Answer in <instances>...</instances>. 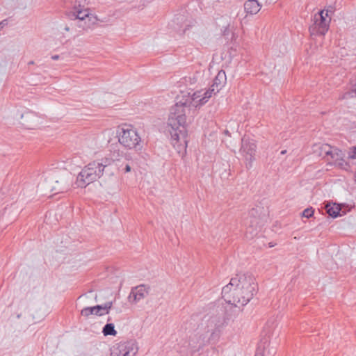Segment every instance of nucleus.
I'll list each match as a JSON object with an SVG mask.
<instances>
[{
  "label": "nucleus",
  "instance_id": "a878e982",
  "mask_svg": "<svg viewBox=\"0 0 356 356\" xmlns=\"http://www.w3.org/2000/svg\"><path fill=\"white\" fill-rule=\"evenodd\" d=\"M356 95V85H355V88L351 91H348L347 92H346L344 94V96H343V98H350V97H353Z\"/></svg>",
  "mask_w": 356,
  "mask_h": 356
},
{
  "label": "nucleus",
  "instance_id": "5701e85b",
  "mask_svg": "<svg viewBox=\"0 0 356 356\" xmlns=\"http://www.w3.org/2000/svg\"><path fill=\"white\" fill-rule=\"evenodd\" d=\"M326 210L328 215L332 218H336L339 215L340 209L338 208V207L327 206L326 207Z\"/></svg>",
  "mask_w": 356,
  "mask_h": 356
},
{
  "label": "nucleus",
  "instance_id": "393cba45",
  "mask_svg": "<svg viewBox=\"0 0 356 356\" xmlns=\"http://www.w3.org/2000/svg\"><path fill=\"white\" fill-rule=\"evenodd\" d=\"M86 0H76L74 8H84Z\"/></svg>",
  "mask_w": 356,
  "mask_h": 356
},
{
  "label": "nucleus",
  "instance_id": "72a5a7b5",
  "mask_svg": "<svg viewBox=\"0 0 356 356\" xmlns=\"http://www.w3.org/2000/svg\"><path fill=\"white\" fill-rule=\"evenodd\" d=\"M65 30L67 31H69L70 28L68 26H65Z\"/></svg>",
  "mask_w": 356,
  "mask_h": 356
},
{
  "label": "nucleus",
  "instance_id": "dca6fc26",
  "mask_svg": "<svg viewBox=\"0 0 356 356\" xmlns=\"http://www.w3.org/2000/svg\"><path fill=\"white\" fill-rule=\"evenodd\" d=\"M97 20L98 19L96 16L91 15L83 20L77 21L76 26L83 31H88L93 28L94 25L97 24Z\"/></svg>",
  "mask_w": 356,
  "mask_h": 356
},
{
  "label": "nucleus",
  "instance_id": "f8f14e48",
  "mask_svg": "<svg viewBox=\"0 0 356 356\" xmlns=\"http://www.w3.org/2000/svg\"><path fill=\"white\" fill-rule=\"evenodd\" d=\"M325 10L318 11L314 15V28L316 29V32L321 35H325L329 28L330 20L326 19V17L324 15Z\"/></svg>",
  "mask_w": 356,
  "mask_h": 356
},
{
  "label": "nucleus",
  "instance_id": "c756f323",
  "mask_svg": "<svg viewBox=\"0 0 356 356\" xmlns=\"http://www.w3.org/2000/svg\"><path fill=\"white\" fill-rule=\"evenodd\" d=\"M124 172H129L131 171V166L129 164H127L124 168Z\"/></svg>",
  "mask_w": 356,
  "mask_h": 356
},
{
  "label": "nucleus",
  "instance_id": "9b49d317",
  "mask_svg": "<svg viewBox=\"0 0 356 356\" xmlns=\"http://www.w3.org/2000/svg\"><path fill=\"white\" fill-rule=\"evenodd\" d=\"M93 168L94 166L92 165L91 162L81 170L76 177V183L78 187H86L97 180V174L95 173Z\"/></svg>",
  "mask_w": 356,
  "mask_h": 356
},
{
  "label": "nucleus",
  "instance_id": "c85d7f7f",
  "mask_svg": "<svg viewBox=\"0 0 356 356\" xmlns=\"http://www.w3.org/2000/svg\"><path fill=\"white\" fill-rule=\"evenodd\" d=\"M8 24L7 19H3L0 22V30L2 29L4 26H6Z\"/></svg>",
  "mask_w": 356,
  "mask_h": 356
},
{
  "label": "nucleus",
  "instance_id": "39448f33",
  "mask_svg": "<svg viewBox=\"0 0 356 356\" xmlns=\"http://www.w3.org/2000/svg\"><path fill=\"white\" fill-rule=\"evenodd\" d=\"M261 208H252L246 217L243 218V225L246 227L245 236L252 238L257 236L261 227L264 225L265 216L259 213Z\"/></svg>",
  "mask_w": 356,
  "mask_h": 356
},
{
  "label": "nucleus",
  "instance_id": "6ab92c4d",
  "mask_svg": "<svg viewBox=\"0 0 356 356\" xmlns=\"http://www.w3.org/2000/svg\"><path fill=\"white\" fill-rule=\"evenodd\" d=\"M99 309L100 308L97 307V305L84 307L81 311V315L86 318H88L90 315H96L99 316L98 310H99Z\"/></svg>",
  "mask_w": 356,
  "mask_h": 356
},
{
  "label": "nucleus",
  "instance_id": "f257e3e1",
  "mask_svg": "<svg viewBox=\"0 0 356 356\" xmlns=\"http://www.w3.org/2000/svg\"><path fill=\"white\" fill-rule=\"evenodd\" d=\"M202 97V90L195 92L191 99L181 100L170 109L168 120V125L170 129L168 131L171 136L172 144L177 149L179 153L186 151L187 147L186 115L189 113L191 106H200L198 100Z\"/></svg>",
  "mask_w": 356,
  "mask_h": 356
},
{
  "label": "nucleus",
  "instance_id": "1a4fd4ad",
  "mask_svg": "<svg viewBox=\"0 0 356 356\" xmlns=\"http://www.w3.org/2000/svg\"><path fill=\"white\" fill-rule=\"evenodd\" d=\"M138 350L135 341H121L113 346L109 356H136Z\"/></svg>",
  "mask_w": 356,
  "mask_h": 356
},
{
  "label": "nucleus",
  "instance_id": "4468645a",
  "mask_svg": "<svg viewBox=\"0 0 356 356\" xmlns=\"http://www.w3.org/2000/svg\"><path fill=\"white\" fill-rule=\"evenodd\" d=\"M149 286L145 284H140L137 286L132 288L129 294V298H134L135 302L143 299L148 293L149 291Z\"/></svg>",
  "mask_w": 356,
  "mask_h": 356
},
{
  "label": "nucleus",
  "instance_id": "9d476101",
  "mask_svg": "<svg viewBox=\"0 0 356 356\" xmlns=\"http://www.w3.org/2000/svg\"><path fill=\"white\" fill-rule=\"evenodd\" d=\"M321 154L330 156L331 159L335 161V164L342 169L348 170L350 167L348 163L343 159L344 154L339 149L332 147L328 144H323L320 147Z\"/></svg>",
  "mask_w": 356,
  "mask_h": 356
},
{
  "label": "nucleus",
  "instance_id": "412c9836",
  "mask_svg": "<svg viewBox=\"0 0 356 356\" xmlns=\"http://www.w3.org/2000/svg\"><path fill=\"white\" fill-rule=\"evenodd\" d=\"M113 306V302L109 301L106 302L104 305H97V307H99V310H98L99 316H102L104 314H108L110 312Z\"/></svg>",
  "mask_w": 356,
  "mask_h": 356
},
{
  "label": "nucleus",
  "instance_id": "20e7f679",
  "mask_svg": "<svg viewBox=\"0 0 356 356\" xmlns=\"http://www.w3.org/2000/svg\"><path fill=\"white\" fill-rule=\"evenodd\" d=\"M47 182L51 192L55 193H63L72 186L73 176L71 172L63 170L51 174L48 178Z\"/></svg>",
  "mask_w": 356,
  "mask_h": 356
},
{
  "label": "nucleus",
  "instance_id": "473e14b6",
  "mask_svg": "<svg viewBox=\"0 0 356 356\" xmlns=\"http://www.w3.org/2000/svg\"><path fill=\"white\" fill-rule=\"evenodd\" d=\"M286 153V150H282L281 152V154H285Z\"/></svg>",
  "mask_w": 356,
  "mask_h": 356
},
{
  "label": "nucleus",
  "instance_id": "cd10ccee",
  "mask_svg": "<svg viewBox=\"0 0 356 356\" xmlns=\"http://www.w3.org/2000/svg\"><path fill=\"white\" fill-rule=\"evenodd\" d=\"M351 154L349 155V158L351 159H356V145L351 148Z\"/></svg>",
  "mask_w": 356,
  "mask_h": 356
},
{
  "label": "nucleus",
  "instance_id": "a211bd4d",
  "mask_svg": "<svg viewBox=\"0 0 356 356\" xmlns=\"http://www.w3.org/2000/svg\"><path fill=\"white\" fill-rule=\"evenodd\" d=\"M226 81V74L223 70L218 72L216 76L213 80V83L211 86L213 88H216V92H218Z\"/></svg>",
  "mask_w": 356,
  "mask_h": 356
},
{
  "label": "nucleus",
  "instance_id": "c9c22d12",
  "mask_svg": "<svg viewBox=\"0 0 356 356\" xmlns=\"http://www.w3.org/2000/svg\"><path fill=\"white\" fill-rule=\"evenodd\" d=\"M225 134L228 135L229 134V131L227 130L225 131Z\"/></svg>",
  "mask_w": 356,
  "mask_h": 356
},
{
  "label": "nucleus",
  "instance_id": "7c9ffc66",
  "mask_svg": "<svg viewBox=\"0 0 356 356\" xmlns=\"http://www.w3.org/2000/svg\"><path fill=\"white\" fill-rule=\"evenodd\" d=\"M332 10H333L332 7V6H330V8H327L326 10H325V12H324V15H325V16H327H327H328V13H329V12H332Z\"/></svg>",
  "mask_w": 356,
  "mask_h": 356
},
{
  "label": "nucleus",
  "instance_id": "423d86ee",
  "mask_svg": "<svg viewBox=\"0 0 356 356\" xmlns=\"http://www.w3.org/2000/svg\"><path fill=\"white\" fill-rule=\"evenodd\" d=\"M118 141L125 148L136 149L140 146L141 138L136 129L131 126L124 125L118 131Z\"/></svg>",
  "mask_w": 356,
  "mask_h": 356
},
{
  "label": "nucleus",
  "instance_id": "ddd939ff",
  "mask_svg": "<svg viewBox=\"0 0 356 356\" xmlns=\"http://www.w3.org/2000/svg\"><path fill=\"white\" fill-rule=\"evenodd\" d=\"M113 163V160L108 158H104L92 162V165L94 166V172L97 174V180L104 175V172H107L110 171L109 168Z\"/></svg>",
  "mask_w": 356,
  "mask_h": 356
},
{
  "label": "nucleus",
  "instance_id": "aec40b11",
  "mask_svg": "<svg viewBox=\"0 0 356 356\" xmlns=\"http://www.w3.org/2000/svg\"><path fill=\"white\" fill-rule=\"evenodd\" d=\"M216 88H213V87H211V88H210L209 90H207V91H202L203 97H202L201 99H200L198 100V102H199V104H200V106H202V105H204V104H206V103L208 102L209 99L210 97H211L212 95H213V94H216Z\"/></svg>",
  "mask_w": 356,
  "mask_h": 356
},
{
  "label": "nucleus",
  "instance_id": "b1692460",
  "mask_svg": "<svg viewBox=\"0 0 356 356\" xmlns=\"http://www.w3.org/2000/svg\"><path fill=\"white\" fill-rule=\"evenodd\" d=\"M313 214L314 209L312 207L305 209L302 213V216L307 218H309Z\"/></svg>",
  "mask_w": 356,
  "mask_h": 356
},
{
  "label": "nucleus",
  "instance_id": "0eeeda50",
  "mask_svg": "<svg viewBox=\"0 0 356 356\" xmlns=\"http://www.w3.org/2000/svg\"><path fill=\"white\" fill-rule=\"evenodd\" d=\"M213 339H210L208 333H206L202 328L199 327L197 331L189 337L188 347L192 354L197 353L204 346L212 343H216Z\"/></svg>",
  "mask_w": 356,
  "mask_h": 356
},
{
  "label": "nucleus",
  "instance_id": "f03ea898",
  "mask_svg": "<svg viewBox=\"0 0 356 356\" xmlns=\"http://www.w3.org/2000/svg\"><path fill=\"white\" fill-rule=\"evenodd\" d=\"M257 291V284L250 273L237 274L222 289V297L236 307L246 305Z\"/></svg>",
  "mask_w": 356,
  "mask_h": 356
},
{
  "label": "nucleus",
  "instance_id": "4be33fe9",
  "mask_svg": "<svg viewBox=\"0 0 356 356\" xmlns=\"http://www.w3.org/2000/svg\"><path fill=\"white\" fill-rule=\"evenodd\" d=\"M102 333L104 336H115L117 331L115 330V326L113 323H107L103 327Z\"/></svg>",
  "mask_w": 356,
  "mask_h": 356
},
{
  "label": "nucleus",
  "instance_id": "6e6552de",
  "mask_svg": "<svg viewBox=\"0 0 356 356\" xmlns=\"http://www.w3.org/2000/svg\"><path fill=\"white\" fill-rule=\"evenodd\" d=\"M257 145L254 140L244 136L241 140L240 153L242 155L247 169L252 168Z\"/></svg>",
  "mask_w": 356,
  "mask_h": 356
},
{
  "label": "nucleus",
  "instance_id": "f704fd0d",
  "mask_svg": "<svg viewBox=\"0 0 356 356\" xmlns=\"http://www.w3.org/2000/svg\"><path fill=\"white\" fill-rule=\"evenodd\" d=\"M33 63H34V62H33V61H30V62H29V65H33Z\"/></svg>",
  "mask_w": 356,
  "mask_h": 356
},
{
  "label": "nucleus",
  "instance_id": "bb28decb",
  "mask_svg": "<svg viewBox=\"0 0 356 356\" xmlns=\"http://www.w3.org/2000/svg\"><path fill=\"white\" fill-rule=\"evenodd\" d=\"M263 352H261V345L257 348L255 356H266V350L265 347L263 348Z\"/></svg>",
  "mask_w": 356,
  "mask_h": 356
},
{
  "label": "nucleus",
  "instance_id": "7ed1b4c3",
  "mask_svg": "<svg viewBox=\"0 0 356 356\" xmlns=\"http://www.w3.org/2000/svg\"><path fill=\"white\" fill-rule=\"evenodd\" d=\"M228 320L223 313L207 315L204 318V322L202 323L200 328L208 333L213 341L217 342L220 337V330L227 324Z\"/></svg>",
  "mask_w": 356,
  "mask_h": 356
},
{
  "label": "nucleus",
  "instance_id": "2f4dec72",
  "mask_svg": "<svg viewBox=\"0 0 356 356\" xmlns=\"http://www.w3.org/2000/svg\"><path fill=\"white\" fill-rule=\"evenodd\" d=\"M51 59L53 60H58L59 59V56L58 55H54L51 56Z\"/></svg>",
  "mask_w": 356,
  "mask_h": 356
},
{
  "label": "nucleus",
  "instance_id": "f3484780",
  "mask_svg": "<svg viewBox=\"0 0 356 356\" xmlns=\"http://www.w3.org/2000/svg\"><path fill=\"white\" fill-rule=\"evenodd\" d=\"M260 9L261 6L257 0H248L244 3V10L248 14H256Z\"/></svg>",
  "mask_w": 356,
  "mask_h": 356
},
{
  "label": "nucleus",
  "instance_id": "2eb2a0df",
  "mask_svg": "<svg viewBox=\"0 0 356 356\" xmlns=\"http://www.w3.org/2000/svg\"><path fill=\"white\" fill-rule=\"evenodd\" d=\"M91 15L92 14L90 13L89 10L84 8H74V10L70 11L67 14L70 19H77L78 21L83 20Z\"/></svg>",
  "mask_w": 356,
  "mask_h": 356
}]
</instances>
